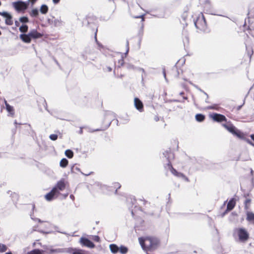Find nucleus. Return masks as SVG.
Listing matches in <instances>:
<instances>
[{"mask_svg": "<svg viewBox=\"0 0 254 254\" xmlns=\"http://www.w3.org/2000/svg\"><path fill=\"white\" fill-rule=\"evenodd\" d=\"M138 241L141 248L145 251H153L160 245L158 239L153 237H145L138 238Z\"/></svg>", "mask_w": 254, "mask_h": 254, "instance_id": "obj_1", "label": "nucleus"}, {"mask_svg": "<svg viewBox=\"0 0 254 254\" xmlns=\"http://www.w3.org/2000/svg\"><path fill=\"white\" fill-rule=\"evenodd\" d=\"M31 218L34 220L37 221L38 222L43 223V226L38 225L33 227V231H38L41 233L44 234H50L52 233L53 228L56 229V227L54 226L49 222H44L41 221L39 218H34L32 214L30 215Z\"/></svg>", "mask_w": 254, "mask_h": 254, "instance_id": "obj_2", "label": "nucleus"}, {"mask_svg": "<svg viewBox=\"0 0 254 254\" xmlns=\"http://www.w3.org/2000/svg\"><path fill=\"white\" fill-rule=\"evenodd\" d=\"M233 236L236 241L245 243L249 238V234L244 228H235L233 230Z\"/></svg>", "mask_w": 254, "mask_h": 254, "instance_id": "obj_3", "label": "nucleus"}, {"mask_svg": "<svg viewBox=\"0 0 254 254\" xmlns=\"http://www.w3.org/2000/svg\"><path fill=\"white\" fill-rule=\"evenodd\" d=\"M223 126L230 132L233 135L236 136L240 139H245V134L242 132L241 130L238 129L235 126L231 124H223Z\"/></svg>", "mask_w": 254, "mask_h": 254, "instance_id": "obj_4", "label": "nucleus"}, {"mask_svg": "<svg viewBox=\"0 0 254 254\" xmlns=\"http://www.w3.org/2000/svg\"><path fill=\"white\" fill-rule=\"evenodd\" d=\"M196 28L200 31H205L207 28L206 23L204 15L201 13L194 21Z\"/></svg>", "mask_w": 254, "mask_h": 254, "instance_id": "obj_5", "label": "nucleus"}, {"mask_svg": "<svg viewBox=\"0 0 254 254\" xmlns=\"http://www.w3.org/2000/svg\"><path fill=\"white\" fill-rule=\"evenodd\" d=\"M163 155L165 156V157L167 158V159L168 161L167 166H168L169 169L170 170L171 173L174 175L177 176L178 175L179 172H177L176 170H175L174 168H173V167L171 165V162L169 160L170 158H171L172 157H173L172 153L170 151H165L163 153Z\"/></svg>", "mask_w": 254, "mask_h": 254, "instance_id": "obj_6", "label": "nucleus"}, {"mask_svg": "<svg viewBox=\"0 0 254 254\" xmlns=\"http://www.w3.org/2000/svg\"><path fill=\"white\" fill-rule=\"evenodd\" d=\"M12 5L17 11L24 10L27 9L28 7L27 3L22 1L13 2Z\"/></svg>", "mask_w": 254, "mask_h": 254, "instance_id": "obj_7", "label": "nucleus"}, {"mask_svg": "<svg viewBox=\"0 0 254 254\" xmlns=\"http://www.w3.org/2000/svg\"><path fill=\"white\" fill-rule=\"evenodd\" d=\"M48 23L50 25L54 27H59L63 25L64 22L62 21L61 18H55L53 17L51 19H48Z\"/></svg>", "mask_w": 254, "mask_h": 254, "instance_id": "obj_8", "label": "nucleus"}, {"mask_svg": "<svg viewBox=\"0 0 254 254\" xmlns=\"http://www.w3.org/2000/svg\"><path fill=\"white\" fill-rule=\"evenodd\" d=\"M209 117L215 122H221L226 121V117L224 115L221 114L213 113L210 114Z\"/></svg>", "mask_w": 254, "mask_h": 254, "instance_id": "obj_9", "label": "nucleus"}, {"mask_svg": "<svg viewBox=\"0 0 254 254\" xmlns=\"http://www.w3.org/2000/svg\"><path fill=\"white\" fill-rule=\"evenodd\" d=\"M79 242L82 246L89 248H93L95 247V245L90 240L86 238L81 237Z\"/></svg>", "mask_w": 254, "mask_h": 254, "instance_id": "obj_10", "label": "nucleus"}, {"mask_svg": "<svg viewBox=\"0 0 254 254\" xmlns=\"http://www.w3.org/2000/svg\"><path fill=\"white\" fill-rule=\"evenodd\" d=\"M65 187L64 181V179H61L60 181L58 182L56 186L53 189H56V190L58 194H60V191L63 190Z\"/></svg>", "mask_w": 254, "mask_h": 254, "instance_id": "obj_11", "label": "nucleus"}, {"mask_svg": "<svg viewBox=\"0 0 254 254\" xmlns=\"http://www.w3.org/2000/svg\"><path fill=\"white\" fill-rule=\"evenodd\" d=\"M59 195L56 190V189H53L50 192L45 195V197L47 200L51 201L57 197Z\"/></svg>", "mask_w": 254, "mask_h": 254, "instance_id": "obj_12", "label": "nucleus"}, {"mask_svg": "<svg viewBox=\"0 0 254 254\" xmlns=\"http://www.w3.org/2000/svg\"><path fill=\"white\" fill-rule=\"evenodd\" d=\"M32 39H38L42 36V34L37 32L36 30H31L28 33Z\"/></svg>", "mask_w": 254, "mask_h": 254, "instance_id": "obj_13", "label": "nucleus"}, {"mask_svg": "<svg viewBox=\"0 0 254 254\" xmlns=\"http://www.w3.org/2000/svg\"><path fill=\"white\" fill-rule=\"evenodd\" d=\"M134 102L135 108L140 112L142 111L143 106L142 102L137 98H134Z\"/></svg>", "mask_w": 254, "mask_h": 254, "instance_id": "obj_14", "label": "nucleus"}, {"mask_svg": "<svg viewBox=\"0 0 254 254\" xmlns=\"http://www.w3.org/2000/svg\"><path fill=\"white\" fill-rule=\"evenodd\" d=\"M20 39L24 43H30L31 41V38L29 34H22L19 36Z\"/></svg>", "mask_w": 254, "mask_h": 254, "instance_id": "obj_15", "label": "nucleus"}, {"mask_svg": "<svg viewBox=\"0 0 254 254\" xmlns=\"http://www.w3.org/2000/svg\"><path fill=\"white\" fill-rule=\"evenodd\" d=\"M4 103L6 106V109L8 113L12 116H13L14 114V110L13 107L9 105L6 102V101L4 100Z\"/></svg>", "mask_w": 254, "mask_h": 254, "instance_id": "obj_16", "label": "nucleus"}, {"mask_svg": "<svg viewBox=\"0 0 254 254\" xmlns=\"http://www.w3.org/2000/svg\"><path fill=\"white\" fill-rule=\"evenodd\" d=\"M67 252L72 254H86L84 251L80 249H69Z\"/></svg>", "mask_w": 254, "mask_h": 254, "instance_id": "obj_17", "label": "nucleus"}, {"mask_svg": "<svg viewBox=\"0 0 254 254\" xmlns=\"http://www.w3.org/2000/svg\"><path fill=\"white\" fill-rule=\"evenodd\" d=\"M235 201L232 198L228 203L227 208L228 210H231L235 206Z\"/></svg>", "mask_w": 254, "mask_h": 254, "instance_id": "obj_18", "label": "nucleus"}, {"mask_svg": "<svg viewBox=\"0 0 254 254\" xmlns=\"http://www.w3.org/2000/svg\"><path fill=\"white\" fill-rule=\"evenodd\" d=\"M49 10L48 6L46 4H42L40 8V12L43 14H46Z\"/></svg>", "mask_w": 254, "mask_h": 254, "instance_id": "obj_19", "label": "nucleus"}, {"mask_svg": "<svg viewBox=\"0 0 254 254\" xmlns=\"http://www.w3.org/2000/svg\"><path fill=\"white\" fill-rule=\"evenodd\" d=\"M110 249L113 254H116L119 250V248L115 244H111L110 245Z\"/></svg>", "mask_w": 254, "mask_h": 254, "instance_id": "obj_20", "label": "nucleus"}, {"mask_svg": "<svg viewBox=\"0 0 254 254\" xmlns=\"http://www.w3.org/2000/svg\"><path fill=\"white\" fill-rule=\"evenodd\" d=\"M5 24L7 25H11L13 24V21L12 20V16L9 14L8 16L5 17Z\"/></svg>", "mask_w": 254, "mask_h": 254, "instance_id": "obj_21", "label": "nucleus"}, {"mask_svg": "<svg viewBox=\"0 0 254 254\" xmlns=\"http://www.w3.org/2000/svg\"><path fill=\"white\" fill-rule=\"evenodd\" d=\"M29 14L32 17H37L39 15V10L37 8H34L30 12Z\"/></svg>", "mask_w": 254, "mask_h": 254, "instance_id": "obj_22", "label": "nucleus"}, {"mask_svg": "<svg viewBox=\"0 0 254 254\" xmlns=\"http://www.w3.org/2000/svg\"><path fill=\"white\" fill-rule=\"evenodd\" d=\"M60 164L61 167L65 168L68 164V160L65 158H63L61 160Z\"/></svg>", "mask_w": 254, "mask_h": 254, "instance_id": "obj_23", "label": "nucleus"}, {"mask_svg": "<svg viewBox=\"0 0 254 254\" xmlns=\"http://www.w3.org/2000/svg\"><path fill=\"white\" fill-rule=\"evenodd\" d=\"M247 219L249 221H254V214L251 212H248Z\"/></svg>", "mask_w": 254, "mask_h": 254, "instance_id": "obj_24", "label": "nucleus"}, {"mask_svg": "<svg viewBox=\"0 0 254 254\" xmlns=\"http://www.w3.org/2000/svg\"><path fill=\"white\" fill-rule=\"evenodd\" d=\"M28 27L27 25L23 24L19 27V31L22 33H26L27 32Z\"/></svg>", "mask_w": 254, "mask_h": 254, "instance_id": "obj_25", "label": "nucleus"}, {"mask_svg": "<svg viewBox=\"0 0 254 254\" xmlns=\"http://www.w3.org/2000/svg\"><path fill=\"white\" fill-rule=\"evenodd\" d=\"M7 249L8 248L5 245L2 243H0V253H3L7 251Z\"/></svg>", "mask_w": 254, "mask_h": 254, "instance_id": "obj_26", "label": "nucleus"}, {"mask_svg": "<svg viewBox=\"0 0 254 254\" xmlns=\"http://www.w3.org/2000/svg\"><path fill=\"white\" fill-rule=\"evenodd\" d=\"M205 117L202 114H196L195 115V119L198 122H202L204 120Z\"/></svg>", "mask_w": 254, "mask_h": 254, "instance_id": "obj_27", "label": "nucleus"}, {"mask_svg": "<svg viewBox=\"0 0 254 254\" xmlns=\"http://www.w3.org/2000/svg\"><path fill=\"white\" fill-rule=\"evenodd\" d=\"M119 251L122 254H126L128 251V249L124 246H122L119 248Z\"/></svg>", "mask_w": 254, "mask_h": 254, "instance_id": "obj_28", "label": "nucleus"}, {"mask_svg": "<svg viewBox=\"0 0 254 254\" xmlns=\"http://www.w3.org/2000/svg\"><path fill=\"white\" fill-rule=\"evenodd\" d=\"M65 154L69 158H72V157L73 156V152L71 150H69V149L66 150L65 151Z\"/></svg>", "mask_w": 254, "mask_h": 254, "instance_id": "obj_29", "label": "nucleus"}, {"mask_svg": "<svg viewBox=\"0 0 254 254\" xmlns=\"http://www.w3.org/2000/svg\"><path fill=\"white\" fill-rule=\"evenodd\" d=\"M177 177L179 178H182L184 180H185L186 181L189 182L190 181L188 177H187L185 175H184L183 173H179L178 175L177 176Z\"/></svg>", "mask_w": 254, "mask_h": 254, "instance_id": "obj_30", "label": "nucleus"}, {"mask_svg": "<svg viewBox=\"0 0 254 254\" xmlns=\"http://www.w3.org/2000/svg\"><path fill=\"white\" fill-rule=\"evenodd\" d=\"M27 254H42V252L38 249H35L32 250L29 252H28Z\"/></svg>", "mask_w": 254, "mask_h": 254, "instance_id": "obj_31", "label": "nucleus"}, {"mask_svg": "<svg viewBox=\"0 0 254 254\" xmlns=\"http://www.w3.org/2000/svg\"><path fill=\"white\" fill-rule=\"evenodd\" d=\"M19 21L22 23H27L28 22L29 20L28 17L23 16L19 18Z\"/></svg>", "mask_w": 254, "mask_h": 254, "instance_id": "obj_32", "label": "nucleus"}, {"mask_svg": "<svg viewBox=\"0 0 254 254\" xmlns=\"http://www.w3.org/2000/svg\"><path fill=\"white\" fill-rule=\"evenodd\" d=\"M49 138L53 141L56 140L58 139V135L56 134H52L49 136Z\"/></svg>", "mask_w": 254, "mask_h": 254, "instance_id": "obj_33", "label": "nucleus"}, {"mask_svg": "<svg viewBox=\"0 0 254 254\" xmlns=\"http://www.w3.org/2000/svg\"><path fill=\"white\" fill-rule=\"evenodd\" d=\"M246 49L248 51V55L250 57V58L251 57L253 53V51L252 50L251 48H250V49H249V47L248 46L247 44H246Z\"/></svg>", "mask_w": 254, "mask_h": 254, "instance_id": "obj_34", "label": "nucleus"}, {"mask_svg": "<svg viewBox=\"0 0 254 254\" xmlns=\"http://www.w3.org/2000/svg\"><path fill=\"white\" fill-rule=\"evenodd\" d=\"M251 202V199H247L245 201V208L248 209L249 208L250 204Z\"/></svg>", "mask_w": 254, "mask_h": 254, "instance_id": "obj_35", "label": "nucleus"}, {"mask_svg": "<svg viewBox=\"0 0 254 254\" xmlns=\"http://www.w3.org/2000/svg\"><path fill=\"white\" fill-rule=\"evenodd\" d=\"M114 187L116 189L115 193H116L117 192V190L120 189L121 187V185L119 183H115L114 184Z\"/></svg>", "mask_w": 254, "mask_h": 254, "instance_id": "obj_36", "label": "nucleus"}, {"mask_svg": "<svg viewBox=\"0 0 254 254\" xmlns=\"http://www.w3.org/2000/svg\"><path fill=\"white\" fill-rule=\"evenodd\" d=\"M10 14L7 12H0V15L3 16L4 18L8 16Z\"/></svg>", "mask_w": 254, "mask_h": 254, "instance_id": "obj_37", "label": "nucleus"}, {"mask_svg": "<svg viewBox=\"0 0 254 254\" xmlns=\"http://www.w3.org/2000/svg\"><path fill=\"white\" fill-rule=\"evenodd\" d=\"M207 109H215V110H218V107H217V105H213V106H209L207 107Z\"/></svg>", "mask_w": 254, "mask_h": 254, "instance_id": "obj_38", "label": "nucleus"}, {"mask_svg": "<svg viewBox=\"0 0 254 254\" xmlns=\"http://www.w3.org/2000/svg\"><path fill=\"white\" fill-rule=\"evenodd\" d=\"M52 252H54V253H58L64 252V251L62 250V249H56V250H52Z\"/></svg>", "mask_w": 254, "mask_h": 254, "instance_id": "obj_39", "label": "nucleus"}, {"mask_svg": "<svg viewBox=\"0 0 254 254\" xmlns=\"http://www.w3.org/2000/svg\"><path fill=\"white\" fill-rule=\"evenodd\" d=\"M93 240H94L96 242H99L100 241V238L98 236H94L93 237Z\"/></svg>", "mask_w": 254, "mask_h": 254, "instance_id": "obj_40", "label": "nucleus"}, {"mask_svg": "<svg viewBox=\"0 0 254 254\" xmlns=\"http://www.w3.org/2000/svg\"><path fill=\"white\" fill-rule=\"evenodd\" d=\"M126 46H127V51L126 52V54H127L129 51V43H128V41H127Z\"/></svg>", "mask_w": 254, "mask_h": 254, "instance_id": "obj_41", "label": "nucleus"}, {"mask_svg": "<svg viewBox=\"0 0 254 254\" xmlns=\"http://www.w3.org/2000/svg\"><path fill=\"white\" fill-rule=\"evenodd\" d=\"M74 170H76V171H80V169L77 168V167H75L74 166H73L72 168H71V171L72 172H74Z\"/></svg>", "mask_w": 254, "mask_h": 254, "instance_id": "obj_42", "label": "nucleus"}, {"mask_svg": "<svg viewBox=\"0 0 254 254\" xmlns=\"http://www.w3.org/2000/svg\"><path fill=\"white\" fill-rule=\"evenodd\" d=\"M127 67L128 69H133L134 68L133 65H131V64H128V65H127Z\"/></svg>", "mask_w": 254, "mask_h": 254, "instance_id": "obj_43", "label": "nucleus"}, {"mask_svg": "<svg viewBox=\"0 0 254 254\" xmlns=\"http://www.w3.org/2000/svg\"><path fill=\"white\" fill-rule=\"evenodd\" d=\"M31 3V5H33L38 0H28Z\"/></svg>", "mask_w": 254, "mask_h": 254, "instance_id": "obj_44", "label": "nucleus"}, {"mask_svg": "<svg viewBox=\"0 0 254 254\" xmlns=\"http://www.w3.org/2000/svg\"><path fill=\"white\" fill-rule=\"evenodd\" d=\"M143 16H144L143 15H139V16H135L134 17L135 18H142V20L143 21L144 20Z\"/></svg>", "mask_w": 254, "mask_h": 254, "instance_id": "obj_45", "label": "nucleus"}, {"mask_svg": "<svg viewBox=\"0 0 254 254\" xmlns=\"http://www.w3.org/2000/svg\"><path fill=\"white\" fill-rule=\"evenodd\" d=\"M119 64L120 65H122L123 64H124V60H123V58H122L121 60H120L119 61Z\"/></svg>", "mask_w": 254, "mask_h": 254, "instance_id": "obj_46", "label": "nucleus"}, {"mask_svg": "<svg viewBox=\"0 0 254 254\" xmlns=\"http://www.w3.org/2000/svg\"><path fill=\"white\" fill-rule=\"evenodd\" d=\"M250 34L252 35L253 37H254V29H251L250 30Z\"/></svg>", "mask_w": 254, "mask_h": 254, "instance_id": "obj_47", "label": "nucleus"}, {"mask_svg": "<svg viewBox=\"0 0 254 254\" xmlns=\"http://www.w3.org/2000/svg\"><path fill=\"white\" fill-rule=\"evenodd\" d=\"M54 4H58L59 3L60 0H52Z\"/></svg>", "mask_w": 254, "mask_h": 254, "instance_id": "obj_48", "label": "nucleus"}, {"mask_svg": "<svg viewBox=\"0 0 254 254\" xmlns=\"http://www.w3.org/2000/svg\"><path fill=\"white\" fill-rule=\"evenodd\" d=\"M247 141L251 145L254 146V144L249 139H247Z\"/></svg>", "mask_w": 254, "mask_h": 254, "instance_id": "obj_49", "label": "nucleus"}, {"mask_svg": "<svg viewBox=\"0 0 254 254\" xmlns=\"http://www.w3.org/2000/svg\"><path fill=\"white\" fill-rule=\"evenodd\" d=\"M163 75L165 78V79L167 80V78H166V72H165V69H163Z\"/></svg>", "mask_w": 254, "mask_h": 254, "instance_id": "obj_50", "label": "nucleus"}, {"mask_svg": "<svg viewBox=\"0 0 254 254\" xmlns=\"http://www.w3.org/2000/svg\"><path fill=\"white\" fill-rule=\"evenodd\" d=\"M70 198L72 199V200H74V196L73 194H71L70 195Z\"/></svg>", "mask_w": 254, "mask_h": 254, "instance_id": "obj_51", "label": "nucleus"}, {"mask_svg": "<svg viewBox=\"0 0 254 254\" xmlns=\"http://www.w3.org/2000/svg\"><path fill=\"white\" fill-rule=\"evenodd\" d=\"M15 25H16V26H19V23L17 21H16L15 22Z\"/></svg>", "mask_w": 254, "mask_h": 254, "instance_id": "obj_52", "label": "nucleus"}, {"mask_svg": "<svg viewBox=\"0 0 254 254\" xmlns=\"http://www.w3.org/2000/svg\"><path fill=\"white\" fill-rule=\"evenodd\" d=\"M107 69H108V71L109 72L112 71V68L110 67H108Z\"/></svg>", "mask_w": 254, "mask_h": 254, "instance_id": "obj_53", "label": "nucleus"}, {"mask_svg": "<svg viewBox=\"0 0 254 254\" xmlns=\"http://www.w3.org/2000/svg\"><path fill=\"white\" fill-rule=\"evenodd\" d=\"M251 137L254 141V134L251 135Z\"/></svg>", "mask_w": 254, "mask_h": 254, "instance_id": "obj_54", "label": "nucleus"}, {"mask_svg": "<svg viewBox=\"0 0 254 254\" xmlns=\"http://www.w3.org/2000/svg\"><path fill=\"white\" fill-rule=\"evenodd\" d=\"M111 123V121L110 120V121L108 122V126H107V127H108L109 126V125H110Z\"/></svg>", "mask_w": 254, "mask_h": 254, "instance_id": "obj_55", "label": "nucleus"}, {"mask_svg": "<svg viewBox=\"0 0 254 254\" xmlns=\"http://www.w3.org/2000/svg\"><path fill=\"white\" fill-rule=\"evenodd\" d=\"M155 121H158L159 120V118H158V117H156V118H155Z\"/></svg>", "mask_w": 254, "mask_h": 254, "instance_id": "obj_56", "label": "nucleus"}, {"mask_svg": "<svg viewBox=\"0 0 254 254\" xmlns=\"http://www.w3.org/2000/svg\"><path fill=\"white\" fill-rule=\"evenodd\" d=\"M100 130L101 129H95L94 130H92V132L94 131H99V130Z\"/></svg>", "mask_w": 254, "mask_h": 254, "instance_id": "obj_57", "label": "nucleus"}, {"mask_svg": "<svg viewBox=\"0 0 254 254\" xmlns=\"http://www.w3.org/2000/svg\"><path fill=\"white\" fill-rule=\"evenodd\" d=\"M184 94V93L183 92H180V94L181 95H183Z\"/></svg>", "mask_w": 254, "mask_h": 254, "instance_id": "obj_58", "label": "nucleus"}, {"mask_svg": "<svg viewBox=\"0 0 254 254\" xmlns=\"http://www.w3.org/2000/svg\"><path fill=\"white\" fill-rule=\"evenodd\" d=\"M190 84H192V85H193L194 87H197L196 86L194 85V84H193L191 82H190Z\"/></svg>", "mask_w": 254, "mask_h": 254, "instance_id": "obj_59", "label": "nucleus"}, {"mask_svg": "<svg viewBox=\"0 0 254 254\" xmlns=\"http://www.w3.org/2000/svg\"><path fill=\"white\" fill-rule=\"evenodd\" d=\"M67 195H68V194H64V198L66 197H67Z\"/></svg>", "mask_w": 254, "mask_h": 254, "instance_id": "obj_60", "label": "nucleus"}, {"mask_svg": "<svg viewBox=\"0 0 254 254\" xmlns=\"http://www.w3.org/2000/svg\"><path fill=\"white\" fill-rule=\"evenodd\" d=\"M140 70L142 71V72H144V70L143 68H140L139 69Z\"/></svg>", "mask_w": 254, "mask_h": 254, "instance_id": "obj_61", "label": "nucleus"}, {"mask_svg": "<svg viewBox=\"0 0 254 254\" xmlns=\"http://www.w3.org/2000/svg\"><path fill=\"white\" fill-rule=\"evenodd\" d=\"M251 173L252 174H253V171L252 169H251Z\"/></svg>", "mask_w": 254, "mask_h": 254, "instance_id": "obj_62", "label": "nucleus"}, {"mask_svg": "<svg viewBox=\"0 0 254 254\" xmlns=\"http://www.w3.org/2000/svg\"><path fill=\"white\" fill-rule=\"evenodd\" d=\"M109 115H110L109 114H107L106 115V118H108Z\"/></svg>", "mask_w": 254, "mask_h": 254, "instance_id": "obj_63", "label": "nucleus"}, {"mask_svg": "<svg viewBox=\"0 0 254 254\" xmlns=\"http://www.w3.org/2000/svg\"><path fill=\"white\" fill-rule=\"evenodd\" d=\"M183 98H184V99H187V98L186 97H185V96H184V97H183Z\"/></svg>", "mask_w": 254, "mask_h": 254, "instance_id": "obj_64", "label": "nucleus"}]
</instances>
